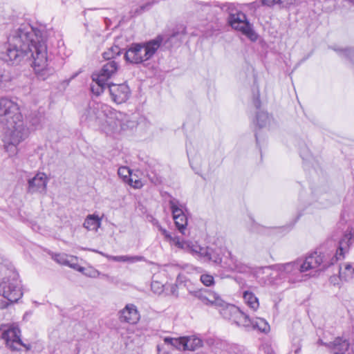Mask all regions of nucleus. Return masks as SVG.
Instances as JSON below:
<instances>
[{
	"label": "nucleus",
	"mask_w": 354,
	"mask_h": 354,
	"mask_svg": "<svg viewBox=\"0 0 354 354\" xmlns=\"http://www.w3.org/2000/svg\"><path fill=\"white\" fill-rule=\"evenodd\" d=\"M1 59L9 64L29 62L39 80H45L55 70L47 64V47L41 31L29 24L15 27L8 37Z\"/></svg>",
	"instance_id": "nucleus-1"
},
{
	"label": "nucleus",
	"mask_w": 354,
	"mask_h": 354,
	"mask_svg": "<svg viewBox=\"0 0 354 354\" xmlns=\"http://www.w3.org/2000/svg\"><path fill=\"white\" fill-rule=\"evenodd\" d=\"M351 236V234H346L339 241V246L335 254L324 255L321 252L318 254L317 252H315L308 255L304 262H301V272H304L311 269H315L320 266H322V270H325L338 260L344 259V254L348 250Z\"/></svg>",
	"instance_id": "nucleus-2"
},
{
	"label": "nucleus",
	"mask_w": 354,
	"mask_h": 354,
	"mask_svg": "<svg viewBox=\"0 0 354 354\" xmlns=\"http://www.w3.org/2000/svg\"><path fill=\"white\" fill-rule=\"evenodd\" d=\"M216 6L223 12L228 14L227 21L232 29L241 32L252 41L258 39L259 35L254 30L253 24L250 22L245 13L237 9L235 3H218Z\"/></svg>",
	"instance_id": "nucleus-3"
},
{
	"label": "nucleus",
	"mask_w": 354,
	"mask_h": 354,
	"mask_svg": "<svg viewBox=\"0 0 354 354\" xmlns=\"http://www.w3.org/2000/svg\"><path fill=\"white\" fill-rule=\"evenodd\" d=\"M162 37H156L145 43H133L125 51L124 57L127 62L138 64L150 59L160 48Z\"/></svg>",
	"instance_id": "nucleus-4"
},
{
	"label": "nucleus",
	"mask_w": 354,
	"mask_h": 354,
	"mask_svg": "<svg viewBox=\"0 0 354 354\" xmlns=\"http://www.w3.org/2000/svg\"><path fill=\"white\" fill-rule=\"evenodd\" d=\"M0 128L3 132V141L6 150L10 156L16 154L17 146L28 136V129L24 126L22 119L12 120L5 125H1Z\"/></svg>",
	"instance_id": "nucleus-5"
},
{
	"label": "nucleus",
	"mask_w": 354,
	"mask_h": 354,
	"mask_svg": "<svg viewBox=\"0 0 354 354\" xmlns=\"http://www.w3.org/2000/svg\"><path fill=\"white\" fill-rule=\"evenodd\" d=\"M136 126L137 122L130 115L111 107L101 129L107 135H117L132 130Z\"/></svg>",
	"instance_id": "nucleus-6"
},
{
	"label": "nucleus",
	"mask_w": 354,
	"mask_h": 354,
	"mask_svg": "<svg viewBox=\"0 0 354 354\" xmlns=\"http://www.w3.org/2000/svg\"><path fill=\"white\" fill-rule=\"evenodd\" d=\"M192 294L203 304L214 306L218 308L224 319L232 321L236 315H239L238 307L227 303L216 292L199 290L192 292Z\"/></svg>",
	"instance_id": "nucleus-7"
},
{
	"label": "nucleus",
	"mask_w": 354,
	"mask_h": 354,
	"mask_svg": "<svg viewBox=\"0 0 354 354\" xmlns=\"http://www.w3.org/2000/svg\"><path fill=\"white\" fill-rule=\"evenodd\" d=\"M0 295L7 301L0 302V308H5L10 304L17 302L23 295L18 274L13 273L11 277H6L0 283Z\"/></svg>",
	"instance_id": "nucleus-8"
},
{
	"label": "nucleus",
	"mask_w": 354,
	"mask_h": 354,
	"mask_svg": "<svg viewBox=\"0 0 354 354\" xmlns=\"http://www.w3.org/2000/svg\"><path fill=\"white\" fill-rule=\"evenodd\" d=\"M111 106L96 102H91L80 117L82 123L88 126H98L102 128L103 122L110 112Z\"/></svg>",
	"instance_id": "nucleus-9"
},
{
	"label": "nucleus",
	"mask_w": 354,
	"mask_h": 354,
	"mask_svg": "<svg viewBox=\"0 0 354 354\" xmlns=\"http://www.w3.org/2000/svg\"><path fill=\"white\" fill-rule=\"evenodd\" d=\"M22 119L18 104L10 99L3 97L0 100V126L12 120Z\"/></svg>",
	"instance_id": "nucleus-10"
},
{
	"label": "nucleus",
	"mask_w": 354,
	"mask_h": 354,
	"mask_svg": "<svg viewBox=\"0 0 354 354\" xmlns=\"http://www.w3.org/2000/svg\"><path fill=\"white\" fill-rule=\"evenodd\" d=\"M194 256L201 259L205 262H210L214 265L221 266L223 250L221 248L202 247L197 245Z\"/></svg>",
	"instance_id": "nucleus-11"
},
{
	"label": "nucleus",
	"mask_w": 354,
	"mask_h": 354,
	"mask_svg": "<svg viewBox=\"0 0 354 354\" xmlns=\"http://www.w3.org/2000/svg\"><path fill=\"white\" fill-rule=\"evenodd\" d=\"M2 338L12 351H19L25 346L21 339V330L17 325L12 324L2 333Z\"/></svg>",
	"instance_id": "nucleus-12"
},
{
	"label": "nucleus",
	"mask_w": 354,
	"mask_h": 354,
	"mask_svg": "<svg viewBox=\"0 0 354 354\" xmlns=\"http://www.w3.org/2000/svg\"><path fill=\"white\" fill-rule=\"evenodd\" d=\"M186 34V27L181 24L176 26L170 32L165 33L158 37H162V44L167 47H173L174 46H179Z\"/></svg>",
	"instance_id": "nucleus-13"
},
{
	"label": "nucleus",
	"mask_w": 354,
	"mask_h": 354,
	"mask_svg": "<svg viewBox=\"0 0 354 354\" xmlns=\"http://www.w3.org/2000/svg\"><path fill=\"white\" fill-rule=\"evenodd\" d=\"M169 203L176 227L180 233L185 234V231L187 225V218L183 209L180 207L179 201L175 198H172L169 201Z\"/></svg>",
	"instance_id": "nucleus-14"
},
{
	"label": "nucleus",
	"mask_w": 354,
	"mask_h": 354,
	"mask_svg": "<svg viewBox=\"0 0 354 354\" xmlns=\"http://www.w3.org/2000/svg\"><path fill=\"white\" fill-rule=\"evenodd\" d=\"M107 90L112 100L116 104L125 102L130 97L131 91L126 84H109Z\"/></svg>",
	"instance_id": "nucleus-15"
},
{
	"label": "nucleus",
	"mask_w": 354,
	"mask_h": 354,
	"mask_svg": "<svg viewBox=\"0 0 354 354\" xmlns=\"http://www.w3.org/2000/svg\"><path fill=\"white\" fill-rule=\"evenodd\" d=\"M48 178L44 173H38L28 180L29 193H46Z\"/></svg>",
	"instance_id": "nucleus-16"
},
{
	"label": "nucleus",
	"mask_w": 354,
	"mask_h": 354,
	"mask_svg": "<svg viewBox=\"0 0 354 354\" xmlns=\"http://www.w3.org/2000/svg\"><path fill=\"white\" fill-rule=\"evenodd\" d=\"M119 319L121 322L130 324H136L140 319V315L136 306L133 304H127L120 311Z\"/></svg>",
	"instance_id": "nucleus-17"
},
{
	"label": "nucleus",
	"mask_w": 354,
	"mask_h": 354,
	"mask_svg": "<svg viewBox=\"0 0 354 354\" xmlns=\"http://www.w3.org/2000/svg\"><path fill=\"white\" fill-rule=\"evenodd\" d=\"M348 340L341 337L335 338L333 342H328L327 348L333 354H344L349 348Z\"/></svg>",
	"instance_id": "nucleus-18"
},
{
	"label": "nucleus",
	"mask_w": 354,
	"mask_h": 354,
	"mask_svg": "<svg viewBox=\"0 0 354 354\" xmlns=\"http://www.w3.org/2000/svg\"><path fill=\"white\" fill-rule=\"evenodd\" d=\"M118 67V63L115 60H111L104 64L99 73L93 74L97 76V78H102L107 81L117 72Z\"/></svg>",
	"instance_id": "nucleus-19"
},
{
	"label": "nucleus",
	"mask_w": 354,
	"mask_h": 354,
	"mask_svg": "<svg viewBox=\"0 0 354 354\" xmlns=\"http://www.w3.org/2000/svg\"><path fill=\"white\" fill-rule=\"evenodd\" d=\"M301 266V261L297 260L295 261H292L283 264H277L274 266V268L276 270L281 273H285V274H295L301 272L300 269Z\"/></svg>",
	"instance_id": "nucleus-20"
},
{
	"label": "nucleus",
	"mask_w": 354,
	"mask_h": 354,
	"mask_svg": "<svg viewBox=\"0 0 354 354\" xmlns=\"http://www.w3.org/2000/svg\"><path fill=\"white\" fill-rule=\"evenodd\" d=\"M97 77V76L93 74L92 79L93 83L91 85V91L94 95L99 96L102 93L107 89V86L109 84L106 83V81L102 78Z\"/></svg>",
	"instance_id": "nucleus-21"
},
{
	"label": "nucleus",
	"mask_w": 354,
	"mask_h": 354,
	"mask_svg": "<svg viewBox=\"0 0 354 354\" xmlns=\"http://www.w3.org/2000/svg\"><path fill=\"white\" fill-rule=\"evenodd\" d=\"M48 254L51 256V258L59 264L68 266L71 268H75V266H77L76 263H71L73 257L64 253H54L49 251Z\"/></svg>",
	"instance_id": "nucleus-22"
},
{
	"label": "nucleus",
	"mask_w": 354,
	"mask_h": 354,
	"mask_svg": "<svg viewBox=\"0 0 354 354\" xmlns=\"http://www.w3.org/2000/svg\"><path fill=\"white\" fill-rule=\"evenodd\" d=\"M184 351H194L203 346V341L196 335L185 336Z\"/></svg>",
	"instance_id": "nucleus-23"
},
{
	"label": "nucleus",
	"mask_w": 354,
	"mask_h": 354,
	"mask_svg": "<svg viewBox=\"0 0 354 354\" xmlns=\"http://www.w3.org/2000/svg\"><path fill=\"white\" fill-rule=\"evenodd\" d=\"M239 315H236L232 322L239 326H243L250 330L252 324V319L240 309H239Z\"/></svg>",
	"instance_id": "nucleus-24"
},
{
	"label": "nucleus",
	"mask_w": 354,
	"mask_h": 354,
	"mask_svg": "<svg viewBox=\"0 0 354 354\" xmlns=\"http://www.w3.org/2000/svg\"><path fill=\"white\" fill-rule=\"evenodd\" d=\"M171 241L178 248L183 249L188 252H190L193 255H194L195 252H196V248L198 245L197 243H193L191 241H180L178 237H172Z\"/></svg>",
	"instance_id": "nucleus-25"
},
{
	"label": "nucleus",
	"mask_w": 354,
	"mask_h": 354,
	"mask_svg": "<svg viewBox=\"0 0 354 354\" xmlns=\"http://www.w3.org/2000/svg\"><path fill=\"white\" fill-rule=\"evenodd\" d=\"M101 224V218L95 214H89L86 218L83 226L88 230H97Z\"/></svg>",
	"instance_id": "nucleus-26"
},
{
	"label": "nucleus",
	"mask_w": 354,
	"mask_h": 354,
	"mask_svg": "<svg viewBox=\"0 0 354 354\" xmlns=\"http://www.w3.org/2000/svg\"><path fill=\"white\" fill-rule=\"evenodd\" d=\"M243 297L246 304L252 310L255 311L259 308V299L253 292L248 290L244 291L243 294Z\"/></svg>",
	"instance_id": "nucleus-27"
},
{
	"label": "nucleus",
	"mask_w": 354,
	"mask_h": 354,
	"mask_svg": "<svg viewBox=\"0 0 354 354\" xmlns=\"http://www.w3.org/2000/svg\"><path fill=\"white\" fill-rule=\"evenodd\" d=\"M339 277L341 280L348 281L354 276V264L346 263L344 269L339 268Z\"/></svg>",
	"instance_id": "nucleus-28"
},
{
	"label": "nucleus",
	"mask_w": 354,
	"mask_h": 354,
	"mask_svg": "<svg viewBox=\"0 0 354 354\" xmlns=\"http://www.w3.org/2000/svg\"><path fill=\"white\" fill-rule=\"evenodd\" d=\"M250 329H257L261 332L267 333L270 330V326L264 319L257 317L252 319Z\"/></svg>",
	"instance_id": "nucleus-29"
},
{
	"label": "nucleus",
	"mask_w": 354,
	"mask_h": 354,
	"mask_svg": "<svg viewBox=\"0 0 354 354\" xmlns=\"http://www.w3.org/2000/svg\"><path fill=\"white\" fill-rule=\"evenodd\" d=\"M122 53V50L116 45L111 46L103 53L102 57L104 59L109 61L114 60L118 56Z\"/></svg>",
	"instance_id": "nucleus-30"
},
{
	"label": "nucleus",
	"mask_w": 354,
	"mask_h": 354,
	"mask_svg": "<svg viewBox=\"0 0 354 354\" xmlns=\"http://www.w3.org/2000/svg\"><path fill=\"white\" fill-rule=\"evenodd\" d=\"M228 254L230 257L231 263L228 265V268L230 270H234L239 272H244L246 270V266L239 261L236 258L232 257L231 253L228 252Z\"/></svg>",
	"instance_id": "nucleus-31"
},
{
	"label": "nucleus",
	"mask_w": 354,
	"mask_h": 354,
	"mask_svg": "<svg viewBox=\"0 0 354 354\" xmlns=\"http://www.w3.org/2000/svg\"><path fill=\"white\" fill-rule=\"evenodd\" d=\"M111 259L115 261L135 263L142 261L144 258L141 256H114Z\"/></svg>",
	"instance_id": "nucleus-32"
},
{
	"label": "nucleus",
	"mask_w": 354,
	"mask_h": 354,
	"mask_svg": "<svg viewBox=\"0 0 354 354\" xmlns=\"http://www.w3.org/2000/svg\"><path fill=\"white\" fill-rule=\"evenodd\" d=\"M257 125L260 127H264L267 125L270 122V118L268 114L264 111H259L257 113Z\"/></svg>",
	"instance_id": "nucleus-33"
},
{
	"label": "nucleus",
	"mask_w": 354,
	"mask_h": 354,
	"mask_svg": "<svg viewBox=\"0 0 354 354\" xmlns=\"http://www.w3.org/2000/svg\"><path fill=\"white\" fill-rule=\"evenodd\" d=\"M333 50L343 58L351 59L354 55V50L351 48H334Z\"/></svg>",
	"instance_id": "nucleus-34"
},
{
	"label": "nucleus",
	"mask_w": 354,
	"mask_h": 354,
	"mask_svg": "<svg viewBox=\"0 0 354 354\" xmlns=\"http://www.w3.org/2000/svg\"><path fill=\"white\" fill-rule=\"evenodd\" d=\"M118 174L120 177L123 178L124 181H128L131 177V171L127 167H120L118 170Z\"/></svg>",
	"instance_id": "nucleus-35"
},
{
	"label": "nucleus",
	"mask_w": 354,
	"mask_h": 354,
	"mask_svg": "<svg viewBox=\"0 0 354 354\" xmlns=\"http://www.w3.org/2000/svg\"><path fill=\"white\" fill-rule=\"evenodd\" d=\"M200 280L205 286H211L214 284V279L213 276L209 274H201Z\"/></svg>",
	"instance_id": "nucleus-36"
},
{
	"label": "nucleus",
	"mask_w": 354,
	"mask_h": 354,
	"mask_svg": "<svg viewBox=\"0 0 354 354\" xmlns=\"http://www.w3.org/2000/svg\"><path fill=\"white\" fill-rule=\"evenodd\" d=\"M300 156L301 158L306 161H310L312 158L311 153L308 149V147L306 145H303L300 147Z\"/></svg>",
	"instance_id": "nucleus-37"
},
{
	"label": "nucleus",
	"mask_w": 354,
	"mask_h": 354,
	"mask_svg": "<svg viewBox=\"0 0 354 354\" xmlns=\"http://www.w3.org/2000/svg\"><path fill=\"white\" fill-rule=\"evenodd\" d=\"M185 336L175 338L174 347L177 350L184 351V348H185Z\"/></svg>",
	"instance_id": "nucleus-38"
},
{
	"label": "nucleus",
	"mask_w": 354,
	"mask_h": 354,
	"mask_svg": "<svg viewBox=\"0 0 354 354\" xmlns=\"http://www.w3.org/2000/svg\"><path fill=\"white\" fill-rule=\"evenodd\" d=\"M260 3L262 6L272 8L274 5L281 4L282 3V0H261Z\"/></svg>",
	"instance_id": "nucleus-39"
},
{
	"label": "nucleus",
	"mask_w": 354,
	"mask_h": 354,
	"mask_svg": "<svg viewBox=\"0 0 354 354\" xmlns=\"http://www.w3.org/2000/svg\"><path fill=\"white\" fill-rule=\"evenodd\" d=\"M158 230L161 232V234L165 236V239L167 241H171L172 236L171 234L167 232L165 229L162 228L160 225H157Z\"/></svg>",
	"instance_id": "nucleus-40"
},
{
	"label": "nucleus",
	"mask_w": 354,
	"mask_h": 354,
	"mask_svg": "<svg viewBox=\"0 0 354 354\" xmlns=\"http://www.w3.org/2000/svg\"><path fill=\"white\" fill-rule=\"evenodd\" d=\"M129 184L134 188L139 189L142 187V183L140 180H133L132 178L129 179Z\"/></svg>",
	"instance_id": "nucleus-41"
},
{
	"label": "nucleus",
	"mask_w": 354,
	"mask_h": 354,
	"mask_svg": "<svg viewBox=\"0 0 354 354\" xmlns=\"http://www.w3.org/2000/svg\"><path fill=\"white\" fill-rule=\"evenodd\" d=\"M151 289L156 293H160L162 291V286L158 281L152 282Z\"/></svg>",
	"instance_id": "nucleus-42"
},
{
	"label": "nucleus",
	"mask_w": 354,
	"mask_h": 354,
	"mask_svg": "<svg viewBox=\"0 0 354 354\" xmlns=\"http://www.w3.org/2000/svg\"><path fill=\"white\" fill-rule=\"evenodd\" d=\"M252 224L250 228V230L253 232H261V227L258 225L257 223H254L253 221H252Z\"/></svg>",
	"instance_id": "nucleus-43"
},
{
	"label": "nucleus",
	"mask_w": 354,
	"mask_h": 354,
	"mask_svg": "<svg viewBox=\"0 0 354 354\" xmlns=\"http://www.w3.org/2000/svg\"><path fill=\"white\" fill-rule=\"evenodd\" d=\"M253 104L254 106L257 108V109H259L261 106V101L259 99V94L258 93L257 96L254 97L253 99Z\"/></svg>",
	"instance_id": "nucleus-44"
},
{
	"label": "nucleus",
	"mask_w": 354,
	"mask_h": 354,
	"mask_svg": "<svg viewBox=\"0 0 354 354\" xmlns=\"http://www.w3.org/2000/svg\"><path fill=\"white\" fill-rule=\"evenodd\" d=\"M229 354H242L240 349L236 346H230Z\"/></svg>",
	"instance_id": "nucleus-45"
},
{
	"label": "nucleus",
	"mask_w": 354,
	"mask_h": 354,
	"mask_svg": "<svg viewBox=\"0 0 354 354\" xmlns=\"http://www.w3.org/2000/svg\"><path fill=\"white\" fill-rule=\"evenodd\" d=\"M174 337H166L164 338V342L166 344L171 345L174 347Z\"/></svg>",
	"instance_id": "nucleus-46"
},
{
	"label": "nucleus",
	"mask_w": 354,
	"mask_h": 354,
	"mask_svg": "<svg viewBox=\"0 0 354 354\" xmlns=\"http://www.w3.org/2000/svg\"><path fill=\"white\" fill-rule=\"evenodd\" d=\"M261 6V5L260 1H253V2H252V3L248 4V6L251 9H252V8L257 9V8H259Z\"/></svg>",
	"instance_id": "nucleus-47"
},
{
	"label": "nucleus",
	"mask_w": 354,
	"mask_h": 354,
	"mask_svg": "<svg viewBox=\"0 0 354 354\" xmlns=\"http://www.w3.org/2000/svg\"><path fill=\"white\" fill-rule=\"evenodd\" d=\"M41 116H39V118H32V119H31L30 122L35 128H37V127L39 125V124L41 122Z\"/></svg>",
	"instance_id": "nucleus-48"
},
{
	"label": "nucleus",
	"mask_w": 354,
	"mask_h": 354,
	"mask_svg": "<svg viewBox=\"0 0 354 354\" xmlns=\"http://www.w3.org/2000/svg\"><path fill=\"white\" fill-rule=\"evenodd\" d=\"M85 274L91 277H97L101 275L97 270H93L91 273H85Z\"/></svg>",
	"instance_id": "nucleus-49"
},
{
	"label": "nucleus",
	"mask_w": 354,
	"mask_h": 354,
	"mask_svg": "<svg viewBox=\"0 0 354 354\" xmlns=\"http://www.w3.org/2000/svg\"><path fill=\"white\" fill-rule=\"evenodd\" d=\"M318 344H320V345H323V346H326V348H327V344H328V343L323 342V340L321 339H319L318 340Z\"/></svg>",
	"instance_id": "nucleus-50"
},
{
	"label": "nucleus",
	"mask_w": 354,
	"mask_h": 354,
	"mask_svg": "<svg viewBox=\"0 0 354 354\" xmlns=\"http://www.w3.org/2000/svg\"><path fill=\"white\" fill-rule=\"evenodd\" d=\"M76 267H77V270L78 271L83 272V271L84 270V268L83 267L79 266L77 264V266H75V267L74 268H76Z\"/></svg>",
	"instance_id": "nucleus-51"
},
{
	"label": "nucleus",
	"mask_w": 354,
	"mask_h": 354,
	"mask_svg": "<svg viewBox=\"0 0 354 354\" xmlns=\"http://www.w3.org/2000/svg\"><path fill=\"white\" fill-rule=\"evenodd\" d=\"M4 85H3V76H0V88H3Z\"/></svg>",
	"instance_id": "nucleus-52"
},
{
	"label": "nucleus",
	"mask_w": 354,
	"mask_h": 354,
	"mask_svg": "<svg viewBox=\"0 0 354 354\" xmlns=\"http://www.w3.org/2000/svg\"><path fill=\"white\" fill-rule=\"evenodd\" d=\"M255 137H256L257 143L258 145L259 144V138H258L257 134L255 135Z\"/></svg>",
	"instance_id": "nucleus-53"
},
{
	"label": "nucleus",
	"mask_w": 354,
	"mask_h": 354,
	"mask_svg": "<svg viewBox=\"0 0 354 354\" xmlns=\"http://www.w3.org/2000/svg\"><path fill=\"white\" fill-rule=\"evenodd\" d=\"M102 276L103 277L109 278V276H108L107 274H102Z\"/></svg>",
	"instance_id": "nucleus-54"
},
{
	"label": "nucleus",
	"mask_w": 354,
	"mask_h": 354,
	"mask_svg": "<svg viewBox=\"0 0 354 354\" xmlns=\"http://www.w3.org/2000/svg\"><path fill=\"white\" fill-rule=\"evenodd\" d=\"M299 351H300V348L297 349V350L295 351V353H298Z\"/></svg>",
	"instance_id": "nucleus-55"
}]
</instances>
